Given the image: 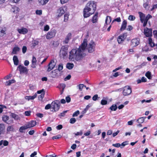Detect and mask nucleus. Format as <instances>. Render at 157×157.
<instances>
[{
    "instance_id": "f257e3e1",
    "label": "nucleus",
    "mask_w": 157,
    "mask_h": 157,
    "mask_svg": "<svg viewBox=\"0 0 157 157\" xmlns=\"http://www.w3.org/2000/svg\"><path fill=\"white\" fill-rule=\"evenodd\" d=\"M94 50H71L70 52L69 59L73 61L75 59L77 61L81 59L85 56L88 53H91Z\"/></svg>"
},
{
    "instance_id": "f03ea898",
    "label": "nucleus",
    "mask_w": 157,
    "mask_h": 157,
    "mask_svg": "<svg viewBox=\"0 0 157 157\" xmlns=\"http://www.w3.org/2000/svg\"><path fill=\"white\" fill-rule=\"evenodd\" d=\"M96 2L93 1H90L87 3L83 10V16L85 18L90 17L94 13L96 9Z\"/></svg>"
},
{
    "instance_id": "7ed1b4c3",
    "label": "nucleus",
    "mask_w": 157,
    "mask_h": 157,
    "mask_svg": "<svg viewBox=\"0 0 157 157\" xmlns=\"http://www.w3.org/2000/svg\"><path fill=\"white\" fill-rule=\"evenodd\" d=\"M60 103L59 100H55L51 103V108L55 112L58 111L60 108Z\"/></svg>"
},
{
    "instance_id": "20e7f679",
    "label": "nucleus",
    "mask_w": 157,
    "mask_h": 157,
    "mask_svg": "<svg viewBox=\"0 0 157 157\" xmlns=\"http://www.w3.org/2000/svg\"><path fill=\"white\" fill-rule=\"evenodd\" d=\"M123 94L124 96H128L132 92L131 88L128 86H126L123 88Z\"/></svg>"
},
{
    "instance_id": "39448f33",
    "label": "nucleus",
    "mask_w": 157,
    "mask_h": 157,
    "mask_svg": "<svg viewBox=\"0 0 157 157\" xmlns=\"http://www.w3.org/2000/svg\"><path fill=\"white\" fill-rule=\"evenodd\" d=\"M66 11V8L65 7H61L57 10L56 15L58 17L61 16Z\"/></svg>"
},
{
    "instance_id": "423d86ee",
    "label": "nucleus",
    "mask_w": 157,
    "mask_h": 157,
    "mask_svg": "<svg viewBox=\"0 0 157 157\" xmlns=\"http://www.w3.org/2000/svg\"><path fill=\"white\" fill-rule=\"evenodd\" d=\"M56 31L55 30H52L48 32L46 36L47 39H50L54 37L56 34Z\"/></svg>"
},
{
    "instance_id": "0eeeda50",
    "label": "nucleus",
    "mask_w": 157,
    "mask_h": 157,
    "mask_svg": "<svg viewBox=\"0 0 157 157\" xmlns=\"http://www.w3.org/2000/svg\"><path fill=\"white\" fill-rule=\"evenodd\" d=\"M144 34L147 37H150L152 36L151 29L146 28L144 29Z\"/></svg>"
},
{
    "instance_id": "6e6552de",
    "label": "nucleus",
    "mask_w": 157,
    "mask_h": 157,
    "mask_svg": "<svg viewBox=\"0 0 157 157\" xmlns=\"http://www.w3.org/2000/svg\"><path fill=\"white\" fill-rule=\"evenodd\" d=\"M36 122L35 121H31L30 122H28L25 124L27 129L33 127L36 124Z\"/></svg>"
},
{
    "instance_id": "1a4fd4ad",
    "label": "nucleus",
    "mask_w": 157,
    "mask_h": 157,
    "mask_svg": "<svg viewBox=\"0 0 157 157\" xmlns=\"http://www.w3.org/2000/svg\"><path fill=\"white\" fill-rule=\"evenodd\" d=\"M67 50H60L59 55L61 57L65 58L67 56Z\"/></svg>"
},
{
    "instance_id": "9d476101",
    "label": "nucleus",
    "mask_w": 157,
    "mask_h": 157,
    "mask_svg": "<svg viewBox=\"0 0 157 157\" xmlns=\"http://www.w3.org/2000/svg\"><path fill=\"white\" fill-rule=\"evenodd\" d=\"M55 63L53 60H52L48 64V68L47 70V71L48 72L50 71L51 70H52L55 67Z\"/></svg>"
},
{
    "instance_id": "9b49d317",
    "label": "nucleus",
    "mask_w": 157,
    "mask_h": 157,
    "mask_svg": "<svg viewBox=\"0 0 157 157\" xmlns=\"http://www.w3.org/2000/svg\"><path fill=\"white\" fill-rule=\"evenodd\" d=\"M126 38V36L123 34L119 36L117 38V41L119 44H121L124 41Z\"/></svg>"
},
{
    "instance_id": "f8f14e48",
    "label": "nucleus",
    "mask_w": 157,
    "mask_h": 157,
    "mask_svg": "<svg viewBox=\"0 0 157 157\" xmlns=\"http://www.w3.org/2000/svg\"><path fill=\"white\" fill-rule=\"evenodd\" d=\"M71 33H69L66 36L65 40L63 41V43L64 44H67L69 42V40L71 38Z\"/></svg>"
},
{
    "instance_id": "ddd939ff",
    "label": "nucleus",
    "mask_w": 157,
    "mask_h": 157,
    "mask_svg": "<svg viewBox=\"0 0 157 157\" xmlns=\"http://www.w3.org/2000/svg\"><path fill=\"white\" fill-rule=\"evenodd\" d=\"M87 46V40L86 39H84L83 40V42L81 45L79 46V48L78 49H85L86 47Z\"/></svg>"
},
{
    "instance_id": "4468645a",
    "label": "nucleus",
    "mask_w": 157,
    "mask_h": 157,
    "mask_svg": "<svg viewBox=\"0 0 157 157\" xmlns=\"http://www.w3.org/2000/svg\"><path fill=\"white\" fill-rule=\"evenodd\" d=\"M132 43L133 46H136L140 43V39L138 38L133 39L132 40Z\"/></svg>"
},
{
    "instance_id": "2eb2a0df",
    "label": "nucleus",
    "mask_w": 157,
    "mask_h": 157,
    "mask_svg": "<svg viewBox=\"0 0 157 157\" xmlns=\"http://www.w3.org/2000/svg\"><path fill=\"white\" fill-rule=\"evenodd\" d=\"M138 14H139L140 16V19L141 22L142 23H144L145 21V14L140 12H138Z\"/></svg>"
},
{
    "instance_id": "dca6fc26",
    "label": "nucleus",
    "mask_w": 157,
    "mask_h": 157,
    "mask_svg": "<svg viewBox=\"0 0 157 157\" xmlns=\"http://www.w3.org/2000/svg\"><path fill=\"white\" fill-rule=\"evenodd\" d=\"M19 33L22 34H25L27 33L28 30L26 28H22L17 29Z\"/></svg>"
},
{
    "instance_id": "f3484780",
    "label": "nucleus",
    "mask_w": 157,
    "mask_h": 157,
    "mask_svg": "<svg viewBox=\"0 0 157 157\" xmlns=\"http://www.w3.org/2000/svg\"><path fill=\"white\" fill-rule=\"evenodd\" d=\"M19 70L21 73H25L27 71V69L26 67L20 65L18 67Z\"/></svg>"
},
{
    "instance_id": "a211bd4d",
    "label": "nucleus",
    "mask_w": 157,
    "mask_h": 157,
    "mask_svg": "<svg viewBox=\"0 0 157 157\" xmlns=\"http://www.w3.org/2000/svg\"><path fill=\"white\" fill-rule=\"evenodd\" d=\"M36 57L34 56H33V59L32 61V64L31 67L33 68H35L36 65Z\"/></svg>"
},
{
    "instance_id": "6ab92c4d",
    "label": "nucleus",
    "mask_w": 157,
    "mask_h": 157,
    "mask_svg": "<svg viewBox=\"0 0 157 157\" xmlns=\"http://www.w3.org/2000/svg\"><path fill=\"white\" fill-rule=\"evenodd\" d=\"M127 21L125 20H124L122 23L120 30L121 31H123L124 30L126 27L127 25Z\"/></svg>"
},
{
    "instance_id": "aec40b11",
    "label": "nucleus",
    "mask_w": 157,
    "mask_h": 157,
    "mask_svg": "<svg viewBox=\"0 0 157 157\" xmlns=\"http://www.w3.org/2000/svg\"><path fill=\"white\" fill-rule=\"evenodd\" d=\"M96 45L95 42L91 40L88 45L87 47L88 48H91L92 49L95 48Z\"/></svg>"
},
{
    "instance_id": "412c9836",
    "label": "nucleus",
    "mask_w": 157,
    "mask_h": 157,
    "mask_svg": "<svg viewBox=\"0 0 157 157\" xmlns=\"http://www.w3.org/2000/svg\"><path fill=\"white\" fill-rule=\"evenodd\" d=\"M152 16L149 14H147V15L146 17H145V21L143 24V26L144 27H145L146 26V25L147 24L148 20L149 19L152 18Z\"/></svg>"
},
{
    "instance_id": "4be33fe9",
    "label": "nucleus",
    "mask_w": 157,
    "mask_h": 157,
    "mask_svg": "<svg viewBox=\"0 0 157 157\" xmlns=\"http://www.w3.org/2000/svg\"><path fill=\"white\" fill-rule=\"evenodd\" d=\"M112 20L111 17L110 16H107L106 17V18L105 21V26L106 25L109 24Z\"/></svg>"
},
{
    "instance_id": "5701e85b",
    "label": "nucleus",
    "mask_w": 157,
    "mask_h": 157,
    "mask_svg": "<svg viewBox=\"0 0 157 157\" xmlns=\"http://www.w3.org/2000/svg\"><path fill=\"white\" fill-rule=\"evenodd\" d=\"M37 94L35 93L33 96H26L25 97V99L28 100H33L37 96Z\"/></svg>"
},
{
    "instance_id": "b1692460",
    "label": "nucleus",
    "mask_w": 157,
    "mask_h": 157,
    "mask_svg": "<svg viewBox=\"0 0 157 157\" xmlns=\"http://www.w3.org/2000/svg\"><path fill=\"white\" fill-rule=\"evenodd\" d=\"M49 0H38L39 4L41 5H44L47 4Z\"/></svg>"
},
{
    "instance_id": "393cba45",
    "label": "nucleus",
    "mask_w": 157,
    "mask_h": 157,
    "mask_svg": "<svg viewBox=\"0 0 157 157\" xmlns=\"http://www.w3.org/2000/svg\"><path fill=\"white\" fill-rule=\"evenodd\" d=\"M19 10V8L17 7L16 6H13L12 7L11 9V11L12 12L16 13H17L18 12Z\"/></svg>"
},
{
    "instance_id": "a878e982",
    "label": "nucleus",
    "mask_w": 157,
    "mask_h": 157,
    "mask_svg": "<svg viewBox=\"0 0 157 157\" xmlns=\"http://www.w3.org/2000/svg\"><path fill=\"white\" fill-rule=\"evenodd\" d=\"M13 60L14 65H17L18 64V59L16 56H14L13 57Z\"/></svg>"
},
{
    "instance_id": "bb28decb",
    "label": "nucleus",
    "mask_w": 157,
    "mask_h": 157,
    "mask_svg": "<svg viewBox=\"0 0 157 157\" xmlns=\"http://www.w3.org/2000/svg\"><path fill=\"white\" fill-rule=\"evenodd\" d=\"M15 81L13 79L7 81L6 82L5 84L6 86H10L11 84L15 83Z\"/></svg>"
},
{
    "instance_id": "cd10ccee",
    "label": "nucleus",
    "mask_w": 157,
    "mask_h": 157,
    "mask_svg": "<svg viewBox=\"0 0 157 157\" xmlns=\"http://www.w3.org/2000/svg\"><path fill=\"white\" fill-rule=\"evenodd\" d=\"M10 116L15 120H18L20 119V117L18 115L14 113H11L10 114Z\"/></svg>"
},
{
    "instance_id": "c85d7f7f",
    "label": "nucleus",
    "mask_w": 157,
    "mask_h": 157,
    "mask_svg": "<svg viewBox=\"0 0 157 157\" xmlns=\"http://www.w3.org/2000/svg\"><path fill=\"white\" fill-rule=\"evenodd\" d=\"M98 14V13H96L93 17L92 21L93 23H95L97 22V21Z\"/></svg>"
},
{
    "instance_id": "c756f323",
    "label": "nucleus",
    "mask_w": 157,
    "mask_h": 157,
    "mask_svg": "<svg viewBox=\"0 0 157 157\" xmlns=\"http://www.w3.org/2000/svg\"><path fill=\"white\" fill-rule=\"evenodd\" d=\"M74 65L72 63H67L66 65V67L68 69L71 70L74 67Z\"/></svg>"
},
{
    "instance_id": "7c9ffc66",
    "label": "nucleus",
    "mask_w": 157,
    "mask_h": 157,
    "mask_svg": "<svg viewBox=\"0 0 157 157\" xmlns=\"http://www.w3.org/2000/svg\"><path fill=\"white\" fill-rule=\"evenodd\" d=\"M117 109V107L116 105H113L109 108L111 111H116Z\"/></svg>"
},
{
    "instance_id": "2f4dec72",
    "label": "nucleus",
    "mask_w": 157,
    "mask_h": 157,
    "mask_svg": "<svg viewBox=\"0 0 157 157\" xmlns=\"http://www.w3.org/2000/svg\"><path fill=\"white\" fill-rule=\"evenodd\" d=\"M146 117H141L139 118L137 120V122L140 124L142 123L144 121V118Z\"/></svg>"
},
{
    "instance_id": "473e14b6",
    "label": "nucleus",
    "mask_w": 157,
    "mask_h": 157,
    "mask_svg": "<svg viewBox=\"0 0 157 157\" xmlns=\"http://www.w3.org/2000/svg\"><path fill=\"white\" fill-rule=\"evenodd\" d=\"M145 76L149 79H151V73L149 71H147L145 74Z\"/></svg>"
},
{
    "instance_id": "72a5a7b5",
    "label": "nucleus",
    "mask_w": 157,
    "mask_h": 157,
    "mask_svg": "<svg viewBox=\"0 0 157 157\" xmlns=\"http://www.w3.org/2000/svg\"><path fill=\"white\" fill-rule=\"evenodd\" d=\"M57 74L55 71H53L51 72L50 75L52 77L54 78L57 76Z\"/></svg>"
},
{
    "instance_id": "f704fd0d",
    "label": "nucleus",
    "mask_w": 157,
    "mask_h": 157,
    "mask_svg": "<svg viewBox=\"0 0 157 157\" xmlns=\"http://www.w3.org/2000/svg\"><path fill=\"white\" fill-rule=\"evenodd\" d=\"M67 110L64 111L63 112L60 113L58 115V116L60 118H61L62 117H64L65 116L66 113H67Z\"/></svg>"
},
{
    "instance_id": "c9c22d12",
    "label": "nucleus",
    "mask_w": 157,
    "mask_h": 157,
    "mask_svg": "<svg viewBox=\"0 0 157 157\" xmlns=\"http://www.w3.org/2000/svg\"><path fill=\"white\" fill-rule=\"evenodd\" d=\"M9 117L8 116L5 115L2 117V119L3 121L6 122L7 123V121L9 120Z\"/></svg>"
},
{
    "instance_id": "e433bc0d",
    "label": "nucleus",
    "mask_w": 157,
    "mask_h": 157,
    "mask_svg": "<svg viewBox=\"0 0 157 157\" xmlns=\"http://www.w3.org/2000/svg\"><path fill=\"white\" fill-rule=\"evenodd\" d=\"M14 128L12 126H8L7 128V131L8 132H10L11 131H13Z\"/></svg>"
},
{
    "instance_id": "4c0bfd02",
    "label": "nucleus",
    "mask_w": 157,
    "mask_h": 157,
    "mask_svg": "<svg viewBox=\"0 0 157 157\" xmlns=\"http://www.w3.org/2000/svg\"><path fill=\"white\" fill-rule=\"evenodd\" d=\"M149 43L151 47H153L154 46V44L152 42V40L151 38H149L148 39Z\"/></svg>"
},
{
    "instance_id": "58836bf2",
    "label": "nucleus",
    "mask_w": 157,
    "mask_h": 157,
    "mask_svg": "<svg viewBox=\"0 0 157 157\" xmlns=\"http://www.w3.org/2000/svg\"><path fill=\"white\" fill-rule=\"evenodd\" d=\"M27 128L26 127L25 125L24 126H21L20 127V128H19V132H20L22 133L23 132V130H25V129H27Z\"/></svg>"
},
{
    "instance_id": "ea45409f",
    "label": "nucleus",
    "mask_w": 157,
    "mask_h": 157,
    "mask_svg": "<svg viewBox=\"0 0 157 157\" xmlns=\"http://www.w3.org/2000/svg\"><path fill=\"white\" fill-rule=\"evenodd\" d=\"M5 128V126L4 124H0V135L2 132V131Z\"/></svg>"
},
{
    "instance_id": "a19ab883",
    "label": "nucleus",
    "mask_w": 157,
    "mask_h": 157,
    "mask_svg": "<svg viewBox=\"0 0 157 157\" xmlns=\"http://www.w3.org/2000/svg\"><path fill=\"white\" fill-rule=\"evenodd\" d=\"M6 30L4 29H2L0 31V36H2L4 35L6 33Z\"/></svg>"
},
{
    "instance_id": "79ce46f5",
    "label": "nucleus",
    "mask_w": 157,
    "mask_h": 157,
    "mask_svg": "<svg viewBox=\"0 0 157 157\" xmlns=\"http://www.w3.org/2000/svg\"><path fill=\"white\" fill-rule=\"evenodd\" d=\"M39 43V42L38 41L36 40H34L33 41L32 43V46L34 48L36 45H37Z\"/></svg>"
},
{
    "instance_id": "37998d69",
    "label": "nucleus",
    "mask_w": 157,
    "mask_h": 157,
    "mask_svg": "<svg viewBox=\"0 0 157 157\" xmlns=\"http://www.w3.org/2000/svg\"><path fill=\"white\" fill-rule=\"evenodd\" d=\"M121 19L120 17H118L117 18L114 19L112 21V24L115 21H117V22H120L121 21Z\"/></svg>"
},
{
    "instance_id": "c03bdc74",
    "label": "nucleus",
    "mask_w": 157,
    "mask_h": 157,
    "mask_svg": "<svg viewBox=\"0 0 157 157\" xmlns=\"http://www.w3.org/2000/svg\"><path fill=\"white\" fill-rule=\"evenodd\" d=\"M128 144V141H125L122 143L121 145V148H123L126 145Z\"/></svg>"
},
{
    "instance_id": "a18cd8bd",
    "label": "nucleus",
    "mask_w": 157,
    "mask_h": 157,
    "mask_svg": "<svg viewBox=\"0 0 157 157\" xmlns=\"http://www.w3.org/2000/svg\"><path fill=\"white\" fill-rule=\"evenodd\" d=\"M45 95V92H43L38 97V98L40 100H42Z\"/></svg>"
},
{
    "instance_id": "49530a36",
    "label": "nucleus",
    "mask_w": 157,
    "mask_h": 157,
    "mask_svg": "<svg viewBox=\"0 0 157 157\" xmlns=\"http://www.w3.org/2000/svg\"><path fill=\"white\" fill-rule=\"evenodd\" d=\"M135 17L132 15L129 16L128 19L130 21H134L135 19Z\"/></svg>"
},
{
    "instance_id": "de8ad7c7",
    "label": "nucleus",
    "mask_w": 157,
    "mask_h": 157,
    "mask_svg": "<svg viewBox=\"0 0 157 157\" xmlns=\"http://www.w3.org/2000/svg\"><path fill=\"white\" fill-rule=\"evenodd\" d=\"M76 121V120L74 118H71L70 120V123L73 124Z\"/></svg>"
},
{
    "instance_id": "09e8293b",
    "label": "nucleus",
    "mask_w": 157,
    "mask_h": 157,
    "mask_svg": "<svg viewBox=\"0 0 157 157\" xmlns=\"http://www.w3.org/2000/svg\"><path fill=\"white\" fill-rule=\"evenodd\" d=\"M78 86L79 87V89L80 90H82V89L84 87H86V86L84 85L83 84H80Z\"/></svg>"
},
{
    "instance_id": "8fccbe9b",
    "label": "nucleus",
    "mask_w": 157,
    "mask_h": 157,
    "mask_svg": "<svg viewBox=\"0 0 157 157\" xmlns=\"http://www.w3.org/2000/svg\"><path fill=\"white\" fill-rule=\"evenodd\" d=\"M31 112L30 111H27L25 112L24 114L26 116H29L30 115Z\"/></svg>"
},
{
    "instance_id": "3c124183",
    "label": "nucleus",
    "mask_w": 157,
    "mask_h": 157,
    "mask_svg": "<svg viewBox=\"0 0 157 157\" xmlns=\"http://www.w3.org/2000/svg\"><path fill=\"white\" fill-rule=\"evenodd\" d=\"M107 101L104 100H102L101 101V104L102 105H105L107 104Z\"/></svg>"
},
{
    "instance_id": "603ef678",
    "label": "nucleus",
    "mask_w": 157,
    "mask_h": 157,
    "mask_svg": "<svg viewBox=\"0 0 157 157\" xmlns=\"http://www.w3.org/2000/svg\"><path fill=\"white\" fill-rule=\"evenodd\" d=\"M68 18V15L67 14H65L64 15V21L65 22L67 21Z\"/></svg>"
},
{
    "instance_id": "864d4df0",
    "label": "nucleus",
    "mask_w": 157,
    "mask_h": 157,
    "mask_svg": "<svg viewBox=\"0 0 157 157\" xmlns=\"http://www.w3.org/2000/svg\"><path fill=\"white\" fill-rule=\"evenodd\" d=\"M83 134V132L82 130H80L79 132H77L76 133H75L74 134L75 136H78V135H82Z\"/></svg>"
},
{
    "instance_id": "5fc2aeb1",
    "label": "nucleus",
    "mask_w": 157,
    "mask_h": 157,
    "mask_svg": "<svg viewBox=\"0 0 157 157\" xmlns=\"http://www.w3.org/2000/svg\"><path fill=\"white\" fill-rule=\"evenodd\" d=\"M79 114V112L78 110L75 111L73 114L72 116L75 117L77 116Z\"/></svg>"
},
{
    "instance_id": "6e6d98bb",
    "label": "nucleus",
    "mask_w": 157,
    "mask_h": 157,
    "mask_svg": "<svg viewBox=\"0 0 157 157\" xmlns=\"http://www.w3.org/2000/svg\"><path fill=\"white\" fill-rule=\"evenodd\" d=\"M63 64H59L58 66V70L59 71H60L63 69Z\"/></svg>"
},
{
    "instance_id": "4d7b16f0",
    "label": "nucleus",
    "mask_w": 157,
    "mask_h": 157,
    "mask_svg": "<svg viewBox=\"0 0 157 157\" xmlns=\"http://www.w3.org/2000/svg\"><path fill=\"white\" fill-rule=\"evenodd\" d=\"M61 137V136L60 135H58L55 136H54L52 137V139L53 140L55 139H58L60 138Z\"/></svg>"
},
{
    "instance_id": "13d9d810",
    "label": "nucleus",
    "mask_w": 157,
    "mask_h": 157,
    "mask_svg": "<svg viewBox=\"0 0 157 157\" xmlns=\"http://www.w3.org/2000/svg\"><path fill=\"white\" fill-rule=\"evenodd\" d=\"M49 29V26L48 25H46L44 27V31H48Z\"/></svg>"
},
{
    "instance_id": "bf43d9fd",
    "label": "nucleus",
    "mask_w": 157,
    "mask_h": 157,
    "mask_svg": "<svg viewBox=\"0 0 157 157\" xmlns=\"http://www.w3.org/2000/svg\"><path fill=\"white\" fill-rule=\"evenodd\" d=\"M19 50H13V51L11 53V55L16 54L17 52H19Z\"/></svg>"
},
{
    "instance_id": "052dcab7",
    "label": "nucleus",
    "mask_w": 157,
    "mask_h": 157,
    "mask_svg": "<svg viewBox=\"0 0 157 157\" xmlns=\"http://www.w3.org/2000/svg\"><path fill=\"white\" fill-rule=\"evenodd\" d=\"M69 0H60V3L62 4L66 3Z\"/></svg>"
},
{
    "instance_id": "680f3d73",
    "label": "nucleus",
    "mask_w": 157,
    "mask_h": 157,
    "mask_svg": "<svg viewBox=\"0 0 157 157\" xmlns=\"http://www.w3.org/2000/svg\"><path fill=\"white\" fill-rule=\"evenodd\" d=\"M112 145L114 146V147H119L121 146V145L119 143H117L116 144H113Z\"/></svg>"
},
{
    "instance_id": "e2e57ef3",
    "label": "nucleus",
    "mask_w": 157,
    "mask_h": 157,
    "mask_svg": "<svg viewBox=\"0 0 157 157\" xmlns=\"http://www.w3.org/2000/svg\"><path fill=\"white\" fill-rule=\"evenodd\" d=\"M51 107V104H48L46 105L45 107V109H49Z\"/></svg>"
},
{
    "instance_id": "0e129e2a",
    "label": "nucleus",
    "mask_w": 157,
    "mask_h": 157,
    "mask_svg": "<svg viewBox=\"0 0 157 157\" xmlns=\"http://www.w3.org/2000/svg\"><path fill=\"white\" fill-rule=\"evenodd\" d=\"M98 98V94H95L93 96V97L92 98V99L94 101H95L97 100Z\"/></svg>"
},
{
    "instance_id": "69168bd1",
    "label": "nucleus",
    "mask_w": 157,
    "mask_h": 157,
    "mask_svg": "<svg viewBox=\"0 0 157 157\" xmlns=\"http://www.w3.org/2000/svg\"><path fill=\"white\" fill-rule=\"evenodd\" d=\"M11 76H12L11 75L9 74V75H7L5 77L4 79H5L6 80H7L10 79L11 77Z\"/></svg>"
},
{
    "instance_id": "338daca9",
    "label": "nucleus",
    "mask_w": 157,
    "mask_h": 157,
    "mask_svg": "<svg viewBox=\"0 0 157 157\" xmlns=\"http://www.w3.org/2000/svg\"><path fill=\"white\" fill-rule=\"evenodd\" d=\"M36 14L38 15H41L42 13V11L41 10H37L36 11Z\"/></svg>"
},
{
    "instance_id": "774afa93",
    "label": "nucleus",
    "mask_w": 157,
    "mask_h": 157,
    "mask_svg": "<svg viewBox=\"0 0 157 157\" xmlns=\"http://www.w3.org/2000/svg\"><path fill=\"white\" fill-rule=\"evenodd\" d=\"M66 101L67 102L69 103L71 101V98L69 96L66 97Z\"/></svg>"
}]
</instances>
